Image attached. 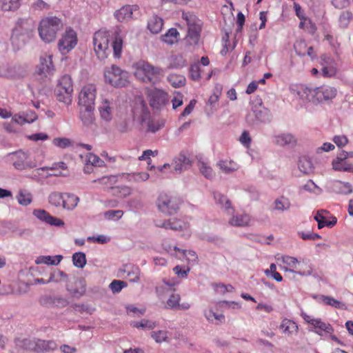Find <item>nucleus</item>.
Wrapping results in <instances>:
<instances>
[{
  "label": "nucleus",
  "instance_id": "nucleus-1",
  "mask_svg": "<svg viewBox=\"0 0 353 353\" xmlns=\"http://www.w3.org/2000/svg\"><path fill=\"white\" fill-rule=\"evenodd\" d=\"M297 94L303 100L325 102L336 97L337 90L329 85H322L314 89L301 85L298 88Z\"/></svg>",
  "mask_w": 353,
  "mask_h": 353
},
{
  "label": "nucleus",
  "instance_id": "nucleus-2",
  "mask_svg": "<svg viewBox=\"0 0 353 353\" xmlns=\"http://www.w3.org/2000/svg\"><path fill=\"white\" fill-rule=\"evenodd\" d=\"M34 23L32 19H20L12 30L10 41L14 49L19 50L32 37Z\"/></svg>",
  "mask_w": 353,
  "mask_h": 353
},
{
  "label": "nucleus",
  "instance_id": "nucleus-3",
  "mask_svg": "<svg viewBox=\"0 0 353 353\" xmlns=\"http://www.w3.org/2000/svg\"><path fill=\"white\" fill-rule=\"evenodd\" d=\"M134 76L140 81L152 84L159 83L163 78V70L145 61H139L134 64Z\"/></svg>",
  "mask_w": 353,
  "mask_h": 353
},
{
  "label": "nucleus",
  "instance_id": "nucleus-4",
  "mask_svg": "<svg viewBox=\"0 0 353 353\" xmlns=\"http://www.w3.org/2000/svg\"><path fill=\"white\" fill-rule=\"evenodd\" d=\"M62 28L63 23L61 19L57 17H46L39 23V35L43 42L51 43L55 40L57 32Z\"/></svg>",
  "mask_w": 353,
  "mask_h": 353
},
{
  "label": "nucleus",
  "instance_id": "nucleus-5",
  "mask_svg": "<svg viewBox=\"0 0 353 353\" xmlns=\"http://www.w3.org/2000/svg\"><path fill=\"white\" fill-rule=\"evenodd\" d=\"M110 34L108 31L99 30L97 31L92 38L94 53L100 60H105L111 53L110 48Z\"/></svg>",
  "mask_w": 353,
  "mask_h": 353
},
{
  "label": "nucleus",
  "instance_id": "nucleus-6",
  "mask_svg": "<svg viewBox=\"0 0 353 353\" xmlns=\"http://www.w3.org/2000/svg\"><path fill=\"white\" fill-rule=\"evenodd\" d=\"M182 19L186 22L188 26L187 43L190 46L197 44L200 39L202 26L201 20L190 12H183Z\"/></svg>",
  "mask_w": 353,
  "mask_h": 353
},
{
  "label": "nucleus",
  "instance_id": "nucleus-7",
  "mask_svg": "<svg viewBox=\"0 0 353 353\" xmlns=\"http://www.w3.org/2000/svg\"><path fill=\"white\" fill-rule=\"evenodd\" d=\"M281 260L286 265L284 267L286 272H295L301 276H309L312 273L309 260L302 259L299 261L296 258L288 255L282 256Z\"/></svg>",
  "mask_w": 353,
  "mask_h": 353
},
{
  "label": "nucleus",
  "instance_id": "nucleus-8",
  "mask_svg": "<svg viewBox=\"0 0 353 353\" xmlns=\"http://www.w3.org/2000/svg\"><path fill=\"white\" fill-rule=\"evenodd\" d=\"M5 158L6 163L17 170H29L36 166L35 163L30 160L28 153L22 150L10 152Z\"/></svg>",
  "mask_w": 353,
  "mask_h": 353
},
{
  "label": "nucleus",
  "instance_id": "nucleus-9",
  "mask_svg": "<svg viewBox=\"0 0 353 353\" xmlns=\"http://www.w3.org/2000/svg\"><path fill=\"white\" fill-rule=\"evenodd\" d=\"M104 77L105 82L114 87H123L128 83V72L114 65L105 71Z\"/></svg>",
  "mask_w": 353,
  "mask_h": 353
},
{
  "label": "nucleus",
  "instance_id": "nucleus-10",
  "mask_svg": "<svg viewBox=\"0 0 353 353\" xmlns=\"http://www.w3.org/2000/svg\"><path fill=\"white\" fill-rule=\"evenodd\" d=\"M180 203L179 199L166 193L160 194L157 201L158 209L162 213L168 215L177 212L179 209Z\"/></svg>",
  "mask_w": 353,
  "mask_h": 353
},
{
  "label": "nucleus",
  "instance_id": "nucleus-11",
  "mask_svg": "<svg viewBox=\"0 0 353 353\" xmlns=\"http://www.w3.org/2000/svg\"><path fill=\"white\" fill-rule=\"evenodd\" d=\"M23 346L26 350L38 353H44L57 348V345L52 340L26 339L23 341Z\"/></svg>",
  "mask_w": 353,
  "mask_h": 353
},
{
  "label": "nucleus",
  "instance_id": "nucleus-12",
  "mask_svg": "<svg viewBox=\"0 0 353 353\" xmlns=\"http://www.w3.org/2000/svg\"><path fill=\"white\" fill-rule=\"evenodd\" d=\"M78 41L76 32L71 28H67L58 42V48L62 54H65L77 46Z\"/></svg>",
  "mask_w": 353,
  "mask_h": 353
},
{
  "label": "nucleus",
  "instance_id": "nucleus-13",
  "mask_svg": "<svg viewBox=\"0 0 353 353\" xmlns=\"http://www.w3.org/2000/svg\"><path fill=\"white\" fill-rule=\"evenodd\" d=\"M155 225L159 228L165 229H170L172 230L183 231V235L189 236L190 235V225L187 221L181 219H170L166 221L156 219L154 221Z\"/></svg>",
  "mask_w": 353,
  "mask_h": 353
},
{
  "label": "nucleus",
  "instance_id": "nucleus-14",
  "mask_svg": "<svg viewBox=\"0 0 353 353\" xmlns=\"http://www.w3.org/2000/svg\"><path fill=\"white\" fill-rule=\"evenodd\" d=\"M147 95L149 98L150 105L152 108L161 109L169 103V95L163 90L157 88L148 90Z\"/></svg>",
  "mask_w": 353,
  "mask_h": 353
},
{
  "label": "nucleus",
  "instance_id": "nucleus-15",
  "mask_svg": "<svg viewBox=\"0 0 353 353\" xmlns=\"http://www.w3.org/2000/svg\"><path fill=\"white\" fill-rule=\"evenodd\" d=\"M96 92V86L94 84L84 85L79 95V105L86 107L94 106Z\"/></svg>",
  "mask_w": 353,
  "mask_h": 353
},
{
  "label": "nucleus",
  "instance_id": "nucleus-16",
  "mask_svg": "<svg viewBox=\"0 0 353 353\" xmlns=\"http://www.w3.org/2000/svg\"><path fill=\"white\" fill-rule=\"evenodd\" d=\"M165 285V287L161 286L159 289L160 294L169 295L165 307L168 309H176L177 306H179L180 295L174 292L175 290L172 285H168L167 283Z\"/></svg>",
  "mask_w": 353,
  "mask_h": 353
},
{
  "label": "nucleus",
  "instance_id": "nucleus-17",
  "mask_svg": "<svg viewBox=\"0 0 353 353\" xmlns=\"http://www.w3.org/2000/svg\"><path fill=\"white\" fill-rule=\"evenodd\" d=\"M321 65L323 66L321 69V74L324 77H334L337 72L336 63L334 60L326 55L321 57Z\"/></svg>",
  "mask_w": 353,
  "mask_h": 353
},
{
  "label": "nucleus",
  "instance_id": "nucleus-18",
  "mask_svg": "<svg viewBox=\"0 0 353 353\" xmlns=\"http://www.w3.org/2000/svg\"><path fill=\"white\" fill-rule=\"evenodd\" d=\"M279 330L285 336L292 337L297 334L299 327L294 321L284 318L281 322Z\"/></svg>",
  "mask_w": 353,
  "mask_h": 353
},
{
  "label": "nucleus",
  "instance_id": "nucleus-19",
  "mask_svg": "<svg viewBox=\"0 0 353 353\" xmlns=\"http://www.w3.org/2000/svg\"><path fill=\"white\" fill-rule=\"evenodd\" d=\"M139 9L138 6L126 5L123 6L114 13V17L119 21H128L132 18L133 12Z\"/></svg>",
  "mask_w": 353,
  "mask_h": 353
},
{
  "label": "nucleus",
  "instance_id": "nucleus-20",
  "mask_svg": "<svg viewBox=\"0 0 353 353\" xmlns=\"http://www.w3.org/2000/svg\"><path fill=\"white\" fill-rule=\"evenodd\" d=\"M265 113L264 108L261 104L252 106L246 116V121L250 125H253L257 121H263L265 119Z\"/></svg>",
  "mask_w": 353,
  "mask_h": 353
},
{
  "label": "nucleus",
  "instance_id": "nucleus-21",
  "mask_svg": "<svg viewBox=\"0 0 353 353\" xmlns=\"http://www.w3.org/2000/svg\"><path fill=\"white\" fill-rule=\"evenodd\" d=\"M329 214V212L327 210H321L317 211L316 214L314 216V219L318 223V228L321 229L325 226L332 228L336 225L337 222V219L336 217H332V220L329 221L327 219V216Z\"/></svg>",
  "mask_w": 353,
  "mask_h": 353
},
{
  "label": "nucleus",
  "instance_id": "nucleus-22",
  "mask_svg": "<svg viewBox=\"0 0 353 353\" xmlns=\"http://www.w3.org/2000/svg\"><path fill=\"white\" fill-rule=\"evenodd\" d=\"M34 214L40 220L51 225L62 226L64 225V222L61 219L51 216L44 210H35Z\"/></svg>",
  "mask_w": 353,
  "mask_h": 353
},
{
  "label": "nucleus",
  "instance_id": "nucleus-23",
  "mask_svg": "<svg viewBox=\"0 0 353 353\" xmlns=\"http://www.w3.org/2000/svg\"><path fill=\"white\" fill-rule=\"evenodd\" d=\"M99 111L101 119L105 121L109 122L113 117V107L112 103L108 99H104L101 101Z\"/></svg>",
  "mask_w": 353,
  "mask_h": 353
},
{
  "label": "nucleus",
  "instance_id": "nucleus-24",
  "mask_svg": "<svg viewBox=\"0 0 353 353\" xmlns=\"http://www.w3.org/2000/svg\"><path fill=\"white\" fill-rule=\"evenodd\" d=\"M251 218L246 213L236 212L229 219V224L235 227H246L250 225Z\"/></svg>",
  "mask_w": 353,
  "mask_h": 353
},
{
  "label": "nucleus",
  "instance_id": "nucleus-25",
  "mask_svg": "<svg viewBox=\"0 0 353 353\" xmlns=\"http://www.w3.org/2000/svg\"><path fill=\"white\" fill-rule=\"evenodd\" d=\"M94 106H80V119L85 125L89 126L94 123Z\"/></svg>",
  "mask_w": 353,
  "mask_h": 353
},
{
  "label": "nucleus",
  "instance_id": "nucleus-26",
  "mask_svg": "<svg viewBox=\"0 0 353 353\" xmlns=\"http://www.w3.org/2000/svg\"><path fill=\"white\" fill-rule=\"evenodd\" d=\"M172 165L176 173H181L191 165V162L183 154H180L174 159Z\"/></svg>",
  "mask_w": 353,
  "mask_h": 353
},
{
  "label": "nucleus",
  "instance_id": "nucleus-27",
  "mask_svg": "<svg viewBox=\"0 0 353 353\" xmlns=\"http://www.w3.org/2000/svg\"><path fill=\"white\" fill-rule=\"evenodd\" d=\"M187 65V61L181 54H172L168 59V68L180 69Z\"/></svg>",
  "mask_w": 353,
  "mask_h": 353
},
{
  "label": "nucleus",
  "instance_id": "nucleus-28",
  "mask_svg": "<svg viewBox=\"0 0 353 353\" xmlns=\"http://www.w3.org/2000/svg\"><path fill=\"white\" fill-rule=\"evenodd\" d=\"M216 166L225 174H230L239 169V165L232 160H220Z\"/></svg>",
  "mask_w": 353,
  "mask_h": 353
},
{
  "label": "nucleus",
  "instance_id": "nucleus-29",
  "mask_svg": "<svg viewBox=\"0 0 353 353\" xmlns=\"http://www.w3.org/2000/svg\"><path fill=\"white\" fill-rule=\"evenodd\" d=\"M39 69L41 74L50 73L54 70L51 55L44 54L40 57Z\"/></svg>",
  "mask_w": 353,
  "mask_h": 353
},
{
  "label": "nucleus",
  "instance_id": "nucleus-30",
  "mask_svg": "<svg viewBox=\"0 0 353 353\" xmlns=\"http://www.w3.org/2000/svg\"><path fill=\"white\" fill-rule=\"evenodd\" d=\"M312 325L315 329L316 333L319 335H322L323 332L331 334L334 331V329L330 324L325 323L320 319L312 320Z\"/></svg>",
  "mask_w": 353,
  "mask_h": 353
},
{
  "label": "nucleus",
  "instance_id": "nucleus-31",
  "mask_svg": "<svg viewBox=\"0 0 353 353\" xmlns=\"http://www.w3.org/2000/svg\"><path fill=\"white\" fill-rule=\"evenodd\" d=\"M163 26V21L161 17L157 16H152L150 18L148 22V29L152 34L159 33Z\"/></svg>",
  "mask_w": 353,
  "mask_h": 353
},
{
  "label": "nucleus",
  "instance_id": "nucleus-32",
  "mask_svg": "<svg viewBox=\"0 0 353 353\" xmlns=\"http://www.w3.org/2000/svg\"><path fill=\"white\" fill-rule=\"evenodd\" d=\"M117 178L114 175L104 176L98 179L92 181L93 183L100 185L104 189L113 188V185L117 183Z\"/></svg>",
  "mask_w": 353,
  "mask_h": 353
},
{
  "label": "nucleus",
  "instance_id": "nucleus-33",
  "mask_svg": "<svg viewBox=\"0 0 353 353\" xmlns=\"http://www.w3.org/2000/svg\"><path fill=\"white\" fill-rule=\"evenodd\" d=\"M179 37V32L176 28H170L165 34L161 36V40L168 44L173 45L178 42Z\"/></svg>",
  "mask_w": 353,
  "mask_h": 353
},
{
  "label": "nucleus",
  "instance_id": "nucleus-34",
  "mask_svg": "<svg viewBox=\"0 0 353 353\" xmlns=\"http://www.w3.org/2000/svg\"><path fill=\"white\" fill-rule=\"evenodd\" d=\"M39 302H40L41 305H42L43 306H46V307L54 306V305L65 306L67 303L66 301L63 298H60V297L52 298V297L47 296L41 297Z\"/></svg>",
  "mask_w": 353,
  "mask_h": 353
},
{
  "label": "nucleus",
  "instance_id": "nucleus-35",
  "mask_svg": "<svg viewBox=\"0 0 353 353\" xmlns=\"http://www.w3.org/2000/svg\"><path fill=\"white\" fill-rule=\"evenodd\" d=\"M197 167L203 176L205 178L212 179L215 176V172L208 162L199 160L197 163Z\"/></svg>",
  "mask_w": 353,
  "mask_h": 353
},
{
  "label": "nucleus",
  "instance_id": "nucleus-36",
  "mask_svg": "<svg viewBox=\"0 0 353 353\" xmlns=\"http://www.w3.org/2000/svg\"><path fill=\"white\" fill-rule=\"evenodd\" d=\"M56 88L64 90L66 94L69 93V92H73V84L71 77L69 75H63L59 79Z\"/></svg>",
  "mask_w": 353,
  "mask_h": 353
},
{
  "label": "nucleus",
  "instance_id": "nucleus-37",
  "mask_svg": "<svg viewBox=\"0 0 353 353\" xmlns=\"http://www.w3.org/2000/svg\"><path fill=\"white\" fill-rule=\"evenodd\" d=\"M79 201V199L74 194H64L63 208L67 210H73L75 208Z\"/></svg>",
  "mask_w": 353,
  "mask_h": 353
},
{
  "label": "nucleus",
  "instance_id": "nucleus-38",
  "mask_svg": "<svg viewBox=\"0 0 353 353\" xmlns=\"http://www.w3.org/2000/svg\"><path fill=\"white\" fill-rule=\"evenodd\" d=\"M214 197L216 203L223 207L228 214L234 212V209L231 206V202L223 194L216 192L214 194Z\"/></svg>",
  "mask_w": 353,
  "mask_h": 353
},
{
  "label": "nucleus",
  "instance_id": "nucleus-39",
  "mask_svg": "<svg viewBox=\"0 0 353 353\" xmlns=\"http://www.w3.org/2000/svg\"><path fill=\"white\" fill-rule=\"evenodd\" d=\"M168 81L174 88H181L185 84V77L182 74L172 73L167 77Z\"/></svg>",
  "mask_w": 353,
  "mask_h": 353
},
{
  "label": "nucleus",
  "instance_id": "nucleus-40",
  "mask_svg": "<svg viewBox=\"0 0 353 353\" xmlns=\"http://www.w3.org/2000/svg\"><path fill=\"white\" fill-rule=\"evenodd\" d=\"M205 316L208 321L214 324H220L225 321V316L223 314L216 313L212 310H205Z\"/></svg>",
  "mask_w": 353,
  "mask_h": 353
},
{
  "label": "nucleus",
  "instance_id": "nucleus-41",
  "mask_svg": "<svg viewBox=\"0 0 353 353\" xmlns=\"http://www.w3.org/2000/svg\"><path fill=\"white\" fill-rule=\"evenodd\" d=\"M298 166L300 171L304 174L310 173L313 170V165L311 160L306 157L300 158Z\"/></svg>",
  "mask_w": 353,
  "mask_h": 353
},
{
  "label": "nucleus",
  "instance_id": "nucleus-42",
  "mask_svg": "<svg viewBox=\"0 0 353 353\" xmlns=\"http://www.w3.org/2000/svg\"><path fill=\"white\" fill-rule=\"evenodd\" d=\"M62 259V256L60 255L55 256L54 257L50 256H42L37 258L36 263L47 264V265H58Z\"/></svg>",
  "mask_w": 353,
  "mask_h": 353
},
{
  "label": "nucleus",
  "instance_id": "nucleus-43",
  "mask_svg": "<svg viewBox=\"0 0 353 353\" xmlns=\"http://www.w3.org/2000/svg\"><path fill=\"white\" fill-rule=\"evenodd\" d=\"M276 143L281 146L294 145L296 143V139L290 134H283L276 137Z\"/></svg>",
  "mask_w": 353,
  "mask_h": 353
},
{
  "label": "nucleus",
  "instance_id": "nucleus-44",
  "mask_svg": "<svg viewBox=\"0 0 353 353\" xmlns=\"http://www.w3.org/2000/svg\"><path fill=\"white\" fill-rule=\"evenodd\" d=\"M125 272L127 273L126 277L131 282H137L140 279V270L138 267H126Z\"/></svg>",
  "mask_w": 353,
  "mask_h": 353
},
{
  "label": "nucleus",
  "instance_id": "nucleus-45",
  "mask_svg": "<svg viewBox=\"0 0 353 353\" xmlns=\"http://www.w3.org/2000/svg\"><path fill=\"white\" fill-rule=\"evenodd\" d=\"M332 166L333 169L337 171L353 172V165L346 161H333Z\"/></svg>",
  "mask_w": 353,
  "mask_h": 353
},
{
  "label": "nucleus",
  "instance_id": "nucleus-46",
  "mask_svg": "<svg viewBox=\"0 0 353 353\" xmlns=\"http://www.w3.org/2000/svg\"><path fill=\"white\" fill-rule=\"evenodd\" d=\"M1 9L4 11L17 10L20 6L21 0H0Z\"/></svg>",
  "mask_w": 353,
  "mask_h": 353
},
{
  "label": "nucleus",
  "instance_id": "nucleus-47",
  "mask_svg": "<svg viewBox=\"0 0 353 353\" xmlns=\"http://www.w3.org/2000/svg\"><path fill=\"white\" fill-rule=\"evenodd\" d=\"M113 55L115 58L119 59L121 56L123 48V39L119 36H116L112 43Z\"/></svg>",
  "mask_w": 353,
  "mask_h": 353
},
{
  "label": "nucleus",
  "instance_id": "nucleus-48",
  "mask_svg": "<svg viewBox=\"0 0 353 353\" xmlns=\"http://www.w3.org/2000/svg\"><path fill=\"white\" fill-rule=\"evenodd\" d=\"M64 194L59 192H52L49 195V203L56 207H60L63 205Z\"/></svg>",
  "mask_w": 353,
  "mask_h": 353
},
{
  "label": "nucleus",
  "instance_id": "nucleus-49",
  "mask_svg": "<svg viewBox=\"0 0 353 353\" xmlns=\"http://www.w3.org/2000/svg\"><path fill=\"white\" fill-rule=\"evenodd\" d=\"M127 176L128 179L130 181H134L137 183L145 181L150 177L149 174L146 172H134L132 174H128Z\"/></svg>",
  "mask_w": 353,
  "mask_h": 353
},
{
  "label": "nucleus",
  "instance_id": "nucleus-50",
  "mask_svg": "<svg viewBox=\"0 0 353 353\" xmlns=\"http://www.w3.org/2000/svg\"><path fill=\"white\" fill-rule=\"evenodd\" d=\"M132 326L137 328H142L145 330H152L157 326V323L148 319H141L140 321L132 323Z\"/></svg>",
  "mask_w": 353,
  "mask_h": 353
},
{
  "label": "nucleus",
  "instance_id": "nucleus-51",
  "mask_svg": "<svg viewBox=\"0 0 353 353\" xmlns=\"http://www.w3.org/2000/svg\"><path fill=\"white\" fill-rule=\"evenodd\" d=\"M290 200L284 196H281L274 201V209L276 210H287L290 208Z\"/></svg>",
  "mask_w": 353,
  "mask_h": 353
},
{
  "label": "nucleus",
  "instance_id": "nucleus-52",
  "mask_svg": "<svg viewBox=\"0 0 353 353\" xmlns=\"http://www.w3.org/2000/svg\"><path fill=\"white\" fill-rule=\"evenodd\" d=\"M55 94L58 101L63 102L67 105H69L72 102V92L67 94L65 93L64 90L55 88Z\"/></svg>",
  "mask_w": 353,
  "mask_h": 353
},
{
  "label": "nucleus",
  "instance_id": "nucleus-53",
  "mask_svg": "<svg viewBox=\"0 0 353 353\" xmlns=\"http://www.w3.org/2000/svg\"><path fill=\"white\" fill-rule=\"evenodd\" d=\"M151 337L158 343L167 341L168 339V332L167 330L152 331L150 333Z\"/></svg>",
  "mask_w": 353,
  "mask_h": 353
},
{
  "label": "nucleus",
  "instance_id": "nucleus-54",
  "mask_svg": "<svg viewBox=\"0 0 353 353\" xmlns=\"http://www.w3.org/2000/svg\"><path fill=\"white\" fill-rule=\"evenodd\" d=\"M37 119V117L32 112L31 117L28 119L23 115L21 114H14L11 119L12 123L14 124L23 125L26 123H31L33 122Z\"/></svg>",
  "mask_w": 353,
  "mask_h": 353
},
{
  "label": "nucleus",
  "instance_id": "nucleus-55",
  "mask_svg": "<svg viewBox=\"0 0 353 353\" xmlns=\"http://www.w3.org/2000/svg\"><path fill=\"white\" fill-rule=\"evenodd\" d=\"M352 18L353 15L351 12L348 10L342 12L339 19L340 27L343 28H347L350 21H352Z\"/></svg>",
  "mask_w": 353,
  "mask_h": 353
},
{
  "label": "nucleus",
  "instance_id": "nucleus-56",
  "mask_svg": "<svg viewBox=\"0 0 353 353\" xmlns=\"http://www.w3.org/2000/svg\"><path fill=\"white\" fill-rule=\"evenodd\" d=\"M73 264L77 268H83L86 264L85 255L83 252H76L72 256Z\"/></svg>",
  "mask_w": 353,
  "mask_h": 353
},
{
  "label": "nucleus",
  "instance_id": "nucleus-57",
  "mask_svg": "<svg viewBox=\"0 0 353 353\" xmlns=\"http://www.w3.org/2000/svg\"><path fill=\"white\" fill-rule=\"evenodd\" d=\"M164 126V121L161 119H151L148 122V131L156 132Z\"/></svg>",
  "mask_w": 353,
  "mask_h": 353
},
{
  "label": "nucleus",
  "instance_id": "nucleus-58",
  "mask_svg": "<svg viewBox=\"0 0 353 353\" xmlns=\"http://www.w3.org/2000/svg\"><path fill=\"white\" fill-rule=\"evenodd\" d=\"M339 193L342 194H348L352 192V188L350 183L338 181L335 185Z\"/></svg>",
  "mask_w": 353,
  "mask_h": 353
},
{
  "label": "nucleus",
  "instance_id": "nucleus-59",
  "mask_svg": "<svg viewBox=\"0 0 353 353\" xmlns=\"http://www.w3.org/2000/svg\"><path fill=\"white\" fill-rule=\"evenodd\" d=\"M52 143L60 148L65 149L72 145V141L68 138L59 137L52 140Z\"/></svg>",
  "mask_w": 353,
  "mask_h": 353
},
{
  "label": "nucleus",
  "instance_id": "nucleus-60",
  "mask_svg": "<svg viewBox=\"0 0 353 353\" xmlns=\"http://www.w3.org/2000/svg\"><path fill=\"white\" fill-rule=\"evenodd\" d=\"M86 161L92 166L101 167L105 165L104 161L92 153L88 154Z\"/></svg>",
  "mask_w": 353,
  "mask_h": 353
},
{
  "label": "nucleus",
  "instance_id": "nucleus-61",
  "mask_svg": "<svg viewBox=\"0 0 353 353\" xmlns=\"http://www.w3.org/2000/svg\"><path fill=\"white\" fill-rule=\"evenodd\" d=\"M174 250H178L181 252L183 255L186 258L188 262L195 263L197 261V255L196 252L193 250H180L177 248L176 246L174 247Z\"/></svg>",
  "mask_w": 353,
  "mask_h": 353
},
{
  "label": "nucleus",
  "instance_id": "nucleus-62",
  "mask_svg": "<svg viewBox=\"0 0 353 353\" xmlns=\"http://www.w3.org/2000/svg\"><path fill=\"white\" fill-rule=\"evenodd\" d=\"M17 199L19 203L24 206L28 205L32 202L31 194L22 191L19 193Z\"/></svg>",
  "mask_w": 353,
  "mask_h": 353
},
{
  "label": "nucleus",
  "instance_id": "nucleus-63",
  "mask_svg": "<svg viewBox=\"0 0 353 353\" xmlns=\"http://www.w3.org/2000/svg\"><path fill=\"white\" fill-rule=\"evenodd\" d=\"M222 87L218 85L215 87V92L209 97L208 104L214 106L219 100V97L221 94Z\"/></svg>",
  "mask_w": 353,
  "mask_h": 353
},
{
  "label": "nucleus",
  "instance_id": "nucleus-64",
  "mask_svg": "<svg viewBox=\"0 0 353 353\" xmlns=\"http://www.w3.org/2000/svg\"><path fill=\"white\" fill-rule=\"evenodd\" d=\"M123 215V212L120 210H108L104 213V217L108 220H119Z\"/></svg>",
  "mask_w": 353,
  "mask_h": 353
}]
</instances>
